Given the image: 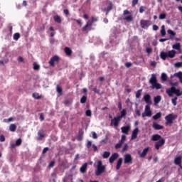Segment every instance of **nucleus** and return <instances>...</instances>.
I'll return each mask as SVG.
<instances>
[{
	"label": "nucleus",
	"mask_w": 182,
	"mask_h": 182,
	"mask_svg": "<svg viewBox=\"0 0 182 182\" xmlns=\"http://www.w3.org/2000/svg\"><path fill=\"white\" fill-rule=\"evenodd\" d=\"M149 83L151 85V89H156L159 90L163 87L161 84L157 82V75L156 74H152L151 78L149 79Z\"/></svg>",
	"instance_id": "nucleus-1"
},
{
	"label": "nucleus",
	"mask_w": 182,
	"mask_h": 182,
	"mask_svg": "<svg viewBox=\"0 0 182 182\" xmlns=\"http://www.w3.org/2000/svg\"><path fill=\"white\" fill-rule=\"evenodd\" d=\"M176 53H177L174 50H169L168 52L161 51L160 53V58L163 60H166L167 58H170V59H173V58H175Z\"/></svg>",
	"instance_id": "nucleus-2"
},
{
	"label": "nucleus",
	"mask_w": 182,
	"mask_h": 182,
	"mask_svg": "<svg viewBox=\"0 0 182 182\" xmlns=\"http://www.w3.org/2000/svg\"><path fill=\"white\" fill-rule=\"evenodd\" d=\"M106 171V166L103 165L102 161H98L97 163V170L95 171V176H99Z\"/></svg>",
	"instance_id": "nucleus-3"
},
{
	"label": "nucleus",
	"mask_w": 182,
	"mask_h": 182,
	"mask_svg": "<svg viewBox=\"0 0 182 182\" xmlns=\"http://www.w3.org/2000/svg\"><path fill=\"white\" fill-rule=\"evenodd\" d=\"M166 92L169 97H173V94L176 96L182 95V91L180 89H176V87H171V89L166 90Z\"/></svg>",
	"instance_id": "nucleus-4"
},
{
	"label": "nucleus",
	"mask_w": 182,
	"mask_h": 182,
	"mask_svg": "<svg viewBox=\"0 0 182 182\" xmlns=\"http://www.w3.org/2000/svg\"><path fill=\"white\" fill-rule=\"evenodd\" d=\"M177 117H178L177 114H169L166 115L165 117L166 125L170 126V124H173L174 120H176Z\"/></svg>",
	"instance_id": "nucleus-5"
},
{
	"label": "nucleus",
	"mask_w": 182,
	"mask_h": 182,
	"mask_svg": "<svg viewBox=\"0 0 182 182\" xmlns=\"http://www.w3.org/2000/svg\"><path fill=\"white\" fill-rule=\"evenodd\" d=\"M48 63L50 66H51L52 68H55V65H56V63H59V56L58 55L53 56L50 59Z\"/></svg>",
	"instance_id": "nucleus-6"
},
{
	"label": "nucleus",
	"mask_w": 182,
	"mask_h": 182,
	"mask_svg": "<svg viewBox=\"0 0 182 182\" xmlns=\"http://www.w3.org/2000/svg\"><path fill=\"white\" fill-rule=\"evenodd\" d=\"M122 119L117 116L111 119L110 126H114V127H119V124Z\"/></svg>",
	"instance_id": "nucleus-7"
},
{
	"label": "nucleus",
	"mask_w": 182,
	"mask_h": 182,
	"mask_svg": "<svg viewBox=\"0 0 182 182\" xmlns=\"http://www.w3.org/2000/svg\"><path fill=\"white\" fill-rule=\"evenodd\" d=\"M151 23L149 20H141L140 21V26L142 29H147L149 26H150Z\"/></svg>",
	"instance_id": "nucleus-8"
},
{
	"label": "nucleus",
	"mask_w": 182,
	"mask_h": 182,
	"mask_svg": "<svg viewBox=\"0 0 182 182\" xmlns=\"http://www.w3.org/2000/svg\"><path fill=\"white\" fill-rule=\"evenodd\" d=\"M93 25V21L92 20H89L86 25L82 27V32H86V31H92V26Z\"/></svg>",
	"instance_id": "nucleus-9"
},
{
	"label": "nucleus",
	"mask_w": 182,
	"mask_h": 182,
	"mask_svg": "<svg viewBox=\"0 0 182 182\" xmlns=\"http://www.w3.org/2000/svg\"><path fill=\"white\" fill-rule=\"evenodd\" d=\"M164 144H166V139H164V138H162L161 140L155 143L156 150H160V147H162V146H164Z\"/></svg>",
	"instance_id": "nucleus-10"
},
{
	"label": "nucleus",
	"mask_w": 182,
	"mask_h": 182,
	"mask_svg": "<svg viewBox=\"0 0 182 182\" xmlns=\"http://www.w3.org/2000/svg\"><path fill=\"white\" fill-rule=\"evenodd\" d=\"M124 164H132L133 163V158H132V155L129 154H127L124 155Z\"/></svg>",
	"instance_id": "nucleus-11"
},
{
	"label": "nucleus",
	"mask_w": 182,
	"mask_h": 182,
	"mask_svg": "<svg viewBox=\"0 0 182 182\" xmlns=\"http://www.w3.org/2000/svg\"><path fill=\"white\" fill-rule=\"evenodd\" d=\"M143 100H144V102L149 105H151L152 102H151V96H150L149 94H146L143 97Z\"/></svg>",
	"instance_id": "nucleus-12"
},
{
	"label": "nucleus",
	"mask_w": 182,
	"mask_h": 182,
	"mask_svg": "<svg viewBox=\"0 0 182 182\" xmlns=\"http://www.w3.org/2000/svg\"><path fill=\"white\" fill-rule=\"evenodd\" d=\"M119 158V154L114 153L112 154V156L109 157V161L111 164L112 163H114V161Z\"/></svg>",
	"instance_id": "nucleus-13"
},
{
	"label": "nucleus",
	"mask_w": 182,
	"mask_h": 182,
	"mask_svg": "<svg viewBox=\"0 0 182 182\" xmlns=\"http://www.w3.org/2000/svg\"><path fill=\"white\" fill-rule=\"evenodd\" d=\"M150 150V147L145 148L142 153L140 154V151H139V154L140 155L141 159H144L146 156H147V153H149V151Z\"/></svg>",
	"instance_id": "nucleus-14"
},
{
	"label": "nucleus",
	"mask_w": 182,
	"mask_h": 182,
	"mask_svg": "<svg viewBox=\"0 0 182 182\" xmlns=\"http://www.w3.org/2000/svg\"><path fill=\"white\" fill-rule=\"evenodd\" d=\"M181 161H182V157H181V156H177V157H176L175 159H174V164H175L176 166H180L181 168H182V166H181Z\"/></svg>",
	"instance_id": "nucleus-15"
},
{
	"label": "nucleus",
	"mask_w": 182,
	"mask_h": 182,
	"mask_svg": "<svg viewBox=\"0 0 182 182\" xmlns=\"http://www.w3.org/2000/svg\"><path fill=\"white\" fill-rule=\"evenodd\" d=\"M144 113L147 117H151V109H150L149 105H146Z\"/></svg>",
	"instance_id": "nucleus-16"
},
{
	"label": "nucleus",
	"mask_w": 182,
	"mask_h": 182,
	"mask_svg": "<svg viewBox=\"0 0 182 182\" xmlns=\"http://www.w3.org/2000/svg\"><path fill=\"white\" fill-rule=\"evenodd\" d=\"M43 137H45V132L43 131V129H41L38 132L37 140H43Z\"/></svg>",
	"instance_id": "nucleus-17"
},
{
	"label": "nucleus",
	"mask_w": 182,
	"mask_h": 182,
	"mask_svg": "<svg viewBox=\"0 0 182 182\" xmlns=\"http://www.w3.org/2000/svg\"><path fill=\"white\" fill-rule=\"evenodd\" d=\"M152 127L154 129V130H163V129H164V127L159 124L157 122H154Z\"/></svg>",
	"instance_id": "nucleus-18"
},
{
	"label": "nucleus",
	"mask_w": 182,
	"mask_h": 182,
	"mask_svg": "<svg viewBox=\"0 0 182 182\" xmlns=\"http://www.w3.org/2000/svg\"><path fill=\"white\" fill-rule=\"evenodd\" d=\"M137 134H139V128H135L132 132L131 139L134 140L137 139Z\"/></svg>",
	"instance_id": "nucleus-19"
},
{
	"label": "nucleus",
	"mask_w": 182,
	"mask_h": 182,
	"mask_svg": "<svg viewBox=\"0 0 182 182\" xmlns=\"http://www.w3.org/2000/svg\"><path fill=\"white\" fill-rule=\"evenodd\" d=\"M121 130L122 133H124V134H128L129 132H130V125L121 127Z\"/></svg>",
	"instance_id": "nucleus-20"
},
{
	"label": "nucleus",
	"mask_w": 182,
	"mask_h": 182,
	"mask_svg": "<svg viewBox=\"0 0 182 182\" xmlns=\"http://www.w3.org/2000/svg\"><path fill=\"white\" fill-rule=\"evenodd\" d=\"M87 170V163H85L80 168V171L82 173V174H85L86 173V171Z\"/></svg>",
	"instance_id": "nucleus-21"
},
{
	"label": "nucleus",
	"mask_w": 182,
	"mask_h": 182,
	"mask_svg": "<svg viewBox=\"0 0 182 182\" xmlns=\"http://www.w3.org/2000/svg\"><path fill=\"white\" fill-rule=\"evenodd\" d=\"M160 102H161V97L160 95H157L154 97V102L155 106H157Z\"/></svg>",
	"instance_id": "nucleus-22"
},
{
	"label": "nucleus",
	"mask_w": 182,
	"mask_h": 182,
	"mask_svg": "<svg viewBox=\"0 0 182 182\" xmlns=\"http://www.w3.org/2000/svg\"><path fill=\"white\" fill-rule=\"evenodd\" d=\"M161 139H163L161 135L156 134L152 136L151 140L152 141H159V140H161Z\"/></svg>",
	"instance_id": "nucleus-23"
},
{
	"label": "nucleus",
	"mask_w": 182,
	"mask_h": 182,
	"mask_svg": "<svg viewBox=\"0 0 182 182\" xmlns=\"http://www.w3.org/2000/svg\"><path fill=\"white\" fill-rule=\"evenodd\" d=\"M113 9V3L112 1L107 2V6L106 9H105V11H107V12H110Z\"/></svg>",
	"instance_id": "nucleus-24"
},
{
	"label": "nucleus",
	"mask_w": 182,
	"mask_h": 182,
	"mask_svg": "<svg viewBox=\"0 0 182 182\" xmlns=\"http://www.w3.org/2000/svg\"><path fill=\"white\" fill-rule=\"evenodd\" d=\"M122 163H123V159L119 158L117 161V166H116V169L117 170H120V167H122Z\"/></svg>",
	"instance_id": "nucleus-25"
},
{
	"label": "nucleus",
	"mask_w": 182,
	"mask_h": 182,
	"mask_svg": "<svg viewBox=\"0 0 182 182\" xmlns=\"http://www.w3.org/2000/svg\"><path fill=\"white\" fill-rule=\"evenodd\" d=\"M54 21L56 22V23H62V18H60V16L55 15L53 16Z\"/></svg>",
	"instance_id": "nucleus-26"
},
{
	"label": "nucleus",
	"mask_w": 182,
	"mask_h": 182,
	"mask_svg": "<svg viewBox=\"0 0 182 182\" xmlns=\"http://www.w3.org/2000/svg\"><path fill=\"white\" fill-rule=\"evenodd\" d=\"M65 53L67 56H70L72 55V49L69 47H65Z\"/></svg>",
	"instance_id": "nucleus-27"
},
{
	"label": "nucleus",
	"mask_w": 182,
	"mask_h": 182,
	"mask_svg": "<svg viewBox=\"0 0 182 182\" xmlns=\"http://www.w3.org/2000/svg\"><path fill=\"white\" fill-rule=\"evenodd\" d=\"M172 48L176 50H180L181 49V46L180 45V43H176L172 46Z\"/></svg>",
	"instance_id": "nucleus-28"
},
{
	"label": "nucleus",
	"mask_w": 182,
	"mask_h": 182,
	"mask_svg": "<svg viewBox=\"0 0 182 182\" xmlns=\"http://www.w3.org/2000/svg\"><path fill=\"white\" fill-rule=\"evenodd\" d=\"M161 118V112H158L155 115L153 116L154 120H159V119Z\"/></svg>",
	"instance_id": "nucleus-29"
},
{
	"label": "nucleus",
	"mask_w": 182,
	"mask_h": 182,
	"mask_svg": "<svg viewBox=\"0 0 182 182\" xmlns=\"http://www.w3.org/2000/svg\"><path fill=\"white\" fill-rule=\"evenodd\" d=\"M161 36H166V26L163 25L161 29Z\"/></svg>",
	"instance_id": "nucleus-30"
},
{
	"label": "nucleus",
	"mask_w": 182,
	"mask_h": 182,
	"mask_svg": "<svg viewBox=\"0 0 182 182\" xmlns=\"http://www.w3.org/2000/svg\"><path fill=\"white\" fill-rule=\"evenodd\" d=\"M124 20L127 21V22H132V21H133V16H127L125 18H124Z\"/></svg>",
	"instance_id": "nucleus-31"
},
{
	"label": "nucleus",
	"mask_w": 182,
	"mask_h": 182,
	"mask_svg": "<svg viewBox=\"0 0 182 182\" xmlns=\"http://www.w3.org/2000/svg\"><path fill=\"white\" fill-rule=\"evenodd\" d=\"M9 130L10 132H16V124H11L9 127Z\"/></svg>",
	"instance_id": "nucleus-32"
},
{
	"label": "nucleus",
	"mask_w": 182,
	"mask_h": 182,
	"mask_svg": "<svg viewBox=\"0 0 182 182\" xmlns=\"http://www.w3.org/2000/svg\"><path fill=\"white\" fill-rule=\"evenodd\" d=\"M110 157V152L109 151H105L102 154L103 159H109Z\"/></svg>",
	"instance_id": "nucleus-33"
},
{
	"label": "nucleus",
	"mask_w": 182,
	"mask_h": 182,
	"mask_svg": "<svg viewBox=\"0 0 182 182\" xmlns=\"http://www.w3.org/2000/svg\"><path fill=\"white\" fill-rule=\"evenodd\" d=\"M87 100V96L84 95L80 99V103L85 104V103H86Z\"/></svg>",
	"instance_id": "nucleus-34"
},
{
	"label": "nucleus",
	"mask_w": 182,
	"mask_h": 182,
	"mask_svg": "<svg viewBox=\"0 0 182 182\" xmlns=\"http://www.w3.org/2000/svg\"><path fill=\"white\" fill-rule=\"evenodd\" d=\"M127 112H126V109H122L121 111V115L118 116L121 119H123V117H124V116H126Z\"/></svg>",
	"instance_id": "nucleus-35"
},
{
	"label": "nucleus",
	"mask_w": 182,
	"mask_h": 182,
	"mask_svg": "<svg viewBox=\"0 0 182 182\" xmlns=\"http://www.w3.org/2000/svg\"><path fill=\"white\" fill-rule=\"evenodd\" d=\"M141 92H143V90H138L136 92V98L139 99L141 96Z\"/></svg>",
	"instance_id": "nucleus-36"
},
{
	"label": "nucleus",
	"mask_w": 182,
	"mask_h": 182,
	"mask_svg": "<svg viewBox=\"0 0 182 182\" xmlns=\"http://www.w3.org/2000/svg\"><path fill=\"white\" fill-rule=\"evenodd\" d=\"M33 66L34 70H39L41 69V66L38 65L36 63H34L33 64Z\"/></svg>",
	"instance_id": "nucleus-37"
},
{
	"label": "nucleus",
	"mask_w": 182,
	"mask_h": 182,
	"mask_svg": "<svg viewBox=\"0 0 182 182\" xmlns=\"http://www.w3.org/2000/svg\"><path fill=\"white\" fill-rule=\"evenodd\" d=\"M167 32L170 35V36H172V38L176 36V32H174L173 30H168Z\"/></svg>",
	"instance_id": "nucleus-38"
},
{
	"label": "nucleus",
	"mask_w": 182,
	"mask_h": 182,
	"mask_svg": "<svg viewBox=\"0 0 182 182\" xmlns=\"http://www.w3.org/2000/svg\"><path fill=\"white\" fill-rule=\"evenodd\" d=\"M21 38V34H19V33H16L14 35V41H18V39H19Z\"/></svg>",
	"instance_id": "nucleus-39"
},
{
	"label": "nucleus",
	"mask_w": 182,
	"mask_h": 182,
	"mask_svg": "<svg viewBox=\"0 0 182 182\" xmlns=\"http://www.w3.org/2000/svg\"><path fill=\"white\" fill-rule=\"evenodd\" d=\"M56 90H57L58 93H59L60 95H62L63 90L62 89V87H60V86L57 85Z\"/></svg>",
	"instance_id": "nucleus-40"
},
{
	"label": "nucleus",
	"mask_w": 182,
	"mask_h": 182,
	"mask_svg": "<svg viewBox=\"0 0 182 182\" xmlns=\"http://www.w3.org/2000/svg\"><path fill=\"white\" fill-rule=\"evenodd\" d=\"M161 77V80H164V82H166V80H167V74L162 73Z\"/></svg>",
	"instance_id": "nucleus-41"
},
{
	"label": "nucleus",
	"mask_w": 182,
	"mask_h": 182,
	"mask_svg": "<svg viewBox=\"0 0 182 182\" xmlns=\"http://www.w3.org/2000/svg\"><path fill=\"white\" fill-rule=\"evenodd\" d=\"M33 97L37 100L42 99V96L39 95V94H35V93L33 94Z\"/></svg>",
	"instance_id": "nucleus-42"
},
{
	"label": "nucleus",
	"mask_w": 182,
	"mask_h": 182,
	"mask_svg": "<svg viewBox=\"0 0 182 182\" xmlns=\"http://www.w3.org/2000/svg\"><path fill=\"white\" fill-rule=\"evenodd\" d=\"M71 21H75L80 26H82V21H80V19L71 18Z\"/></svg>",
	"instance_id": "nucleus-43"
},
{
	"label": "nucleus",
	"mask_w": 182,
	"mask_h": 182,
	"mask_svg": "<svg viewBox=\"0 0 182 182\" xmlns=\"http://www.w3.org/2000/svg\"><path fill=\"white\" fill-rule=\"evenodd\" d=\"M177 97H175L174 98L172 99L171 102L173 106H177Z\"/></svg>",
	"instance_id": "nucleus-44"
},
{
	"label": "nucleus",
	"mask_w": 182,
	"mask_h": 182,
	"mask_svg": "<svg viewBox=\"0 0 182 182\" xmlns=\"http://www.w3.org/2000/svg\"><path fill=\"white\" fill-rule=\"evenodd\" d=\"M22 144V139L21 138L16 141V146H21Z\"/></svg>",
	"instance_id": "nucleus-45"
},
{
	"label": "nucleus",
	"mask_w": 182,
	"mask_h": 182,
	"mask_svg": "<svg viewBox=\"0 0 182 182\" xmlns=\"http://www.w3.org/2000/svg\"><path fill=\"white\" fill-rule=\"evenodd\" d=\"M123 146L122 141H120L115 145V149H120Z\"/></svg>",
	"instance_id": "nucleus-46"
},
{
	"label": "nucleus",
	"mask_w": 182,
	"mask_h": 182,
	"mask_svg": "<svg viewBox=\"0 0 182 182\" xmlns=\"http://www.w3.org/2000/svg\"><path fill=\"white\" fill-rule=\"evenodd\" d=\"M85 114H86V116H87V117H90V116H92V110L87 109L85 112Z\"/></svg>",
	"instance_id": "nucleus-47"
},
{
	"label": "nucleus",
	"mask_w": 182,
	"mask_h": 182,
	"mask_svg": "<svg viewBox=\"0 0 182 182\" xmlns=\"http://www.w3.org/2000/svg\"><path fill=\"white\" fill-rule=\"evenodd\" d=\"M174 76H176L177 78L180 79V78L182 77V73L181 72H178L177 73H175Z\"/></svg>",
	"instance_id": "nucleus-48"
},
{
	"label": "nucleus",
	"mask_w": 182,
	"mask_h": 182,
	"mask_svg": "<svg viewBox=\"0 0 182 182\" xmlns=\"http://www.w3.org/2000/svg\"><path fill=\"white\" fill-rule=\"evenodd\" d=\"M175 68H181L182 63L181 62H177L174 64Z\"/></svg>",
	"instance_id": "nucleus-49"
},
{
	"label": "nucleus",
	"mask_w": 182,
	"mask_h": 182,
	"mask_svg": "<svg viewBox=\"0 0 182 182\" xmlns=\"http://www.w3.org/2000/svg\"><path fill=\"white\" fill-rule=\"evenodd\" d=\"M124 65L129 69V68H132V66L133 65V63H132L130 62H127V63H125Z\"/></svg>",
	"instance_id": "nucleus-50"
},
{
	"label": "nucleus",
	"mask_w": 182,
	"mask_h": 182,
	"mask_svg": "<svg viewBox=\"0 0 182 182\" xmlns=\"http://www.w3.org/2000/svg\"><path fill=\"white\" fill-rule=\"evenodd\" d=\"M129 149V145L127 144H125L124 147L122 148V151L124 152Z\"/></svg>",
	"instance_id": "nucleus-51"
},
{
	"label": "nucleus",
	"mask_w": 182,
	"mask_h": 182,
	"mask_svg": "<svg viewBox=\"0 0 182 182\" xmlns=\"http://www.w3.org/2000/svg\"><path fill=\"white\" fill-rule=\"evenodd\" d=\"M144 9H146V7H144V6H141L139 8V13L143 14V12H144Z\"/></svg>",
	"instance_id": "nucleus-52"
},
{
	"label": "nucleus",
	"mask_w": 182,
	"mask_h": 182,
	"mask_svg": "<svg viewBox=\"0 0 182 182\" xmlns=\"http://www.w3.org/2000/svg\"><path fill=\"white\" fill-rule=\"evenodd\" d=\"M92 90L95 93H97V95L100 93V90H97V87H95Z\"/></svg>",
	"instance_id": "nucleus-53"
},
{
	"label": "nucleus",
	"mask_w": 182,
	"mask_h": 182,
	"mask_svg": "<svg viewBox=\"0 0 182 182\" xmlns=\"http://www.w3.org/2000/svg\"><path fill=\"white\" fill-rule=\"evenodd\" d=\"M39 119H40L41 122H43V120H45V116L43 115V113L40 114Z\"/></svg>",
	"instance_id": "nucleus-54"
},
{
	"label": "nucleus",
	"mask_w": 182,
	"mask_h": 182,
	"mask_svg": "<svg viewBox=\"0 0 182 182\" xmlns=\"http://www.w3.org/2000/svg\"><path fill=\"white\" fill-rule=\"evenodd\" d=\"M92 141H87V144H86V147H87V149H89L90 147H92Z\"/></svg>",
	"instance_id": "nucleus-55"
},
{
	"label": "nucleus",
	"mask_w": 182,
	"mask_h": 182,
	"mask_svg": "<svg viewBox=\"0 0 182 182\" xmlns=\"http://www.w3.org/2000/svg\"><path fill=\"white\" fill-rule=\"evenodd\" d=\"M166 14H161L159 15V19H166Z\"/></svg>",
	"instance_id": "nucleus-56"
},
{
	"label": "nucleus",
	"mask_w": 182,
	"mask_h": 182,
	"mask_svg": "<svg viewBox=\"0 0 182 182\" xmlns=\"http://www.w3.org/2000/svg\"><path fill=\"white\" fill-rule=\"evenodd\" d=\"M170 85H171V86H172V87H174V86H178V82H171Z\"/></svg>",
	"instance_id": "nucleus-57"
},
{
	"label": "nucleus",
	"mask_w": 182,
	"mask_h": 182,
	"mask_svg": "<svg viewBox=\"0 0 182 182\" xmlns=\"http://www.w3.org/2000/svg\"><path fill=\"white\" fill-rule=\"evenodd\" d=\"M54 166H55V161H52L51 162H50L48 167L50 168H52V167H53Z\"/></svg>",
	"instance_id": "nucleus-58"
},
{
	"label": "nucleus",
	"mask_w": 182,
	"mask_h": 182,
	"mask_svg": "<svg viewBox=\"0 0 182 182\" xmlns=\"http://www.w3.org/2000/svg\"><path fill=\"white\" fill-rule=\"evenodd\" d=\"M139 4V0H132V6H136Z\"/></svg>",
	"instance_id": "nucleus-59"
},
{
	"label": "nucleus",
	"mask_w": 182,
	"mask_h": 182,
	"mask_svg": "<svg viewBox=\"0 0 182 182\" xmlns=\"http://www.w3.org/2000/svg\"><path fill=\"white\" fill-rule=\"evenodd\" d=\"M91 21L94 23V22H97V21H99V19L97 17L92 16V18H91Z\"/></svg>",
	"instance_id": "nucleus-60"
},
{
	"label": "nucleus",
	"mask_w": 182,
	"mask_h": 182,
	"mask_svg": "<svg viewBox=\"0 0 182 182\" xmlns=\"http://www.w3.org/2000/svg\"><path fill=\"white\" fill-rule=\"evenodd\" d=\"M146 53H151V52H153V49H151L150 48H147L146 49Z\"/></svg>",
	"instance_id": "nucleus-61"
},
{
	"label": "nucleus",
	"mask_w": 182,
	"mask_h": 182,
	"mask_svg": "<svg viewBox=\"0 0 182 182\" xmlns=\"http://www.w3.org/2000/svg\"><path fill=\"white\" fill-rule=\"evenodd\" d=\"M0 141H1V142L5 141V136H4V135L0 136Z\"/></svg>",
	"instance_id": "nucleus-62"
},
{
	"label": "nucleus",
	"mask_w": 182,
	"mask_h": 182,
	"mask_svg": "<svg viewBox=\"0 0 182 182\" xmlns=\"http://www.w3.org/2000/svg\"><path fill=\"white\" fill-rule=\"evenodd\" d=\"M92 139H97V134L96 132H92Z\"/></svg>",
	"instance_id": "nucleus-63"
},
{
	"label": "nucleus",
	"mask_w": 182,
	"mask_h": 182,
	"mask_svg": "<svg viewBox=\"0 0 182 182\" xmlns=\"http://www.w3.org/2000/svg\"><path fill=\"white\" fill-rule=\"evenodd\" d=\"M153 31H159V26L157 25H154Z\"/></svg>",
	"instance_id": "nucleus-64"
}]
</instances>
